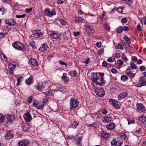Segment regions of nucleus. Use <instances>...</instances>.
I'll list each match as a JSON object with an SVG mask.
<instances>
[{"label": "nucleus", "instance_id": "1", "mask_svg": "<svg viewBox=\"0 0 146 146\" xmlns=\"http://www.w3.org/2000/svg\"><path fill=\"white\" fill-rule=\"evenodd\" d=\"M104 74L101 73H93L92 76V77L91 85L94 88H95L97 85L104 86L106 81L104 79Z\"/></svg>", "mask_w": 146, "mask_h": 146}, {"label": "nucleus", "instance_id": "2", "mask_svg": "<svg viewBox=\"0 0 146 146\" xmlns=\"http://www.w3.org/2000/svg\"><path fill=\"white\" fill-rule=\"evenodd\" d=\"M13 46L16 49L24 51L26 50L25 46L21 43L17 41L12 44Z\"/></svg>", "mask_w": 146, "mask_h": 146}, {"label": "nucleus", "instance_id": "3", "mask_svg": "<svg viewBox=\"0 0 146 146\" xmlns=\"http://www.w3.org/2000/svg\"><path fill=\"white\" fill-rule=\"evenodd\" d=\"M79 102L77 99L73 98L70 101V108L72 109L76 107L78 105Z\"/></svg>", "mask_w": 146, "mask_h": 146}, {"label": "nucleus", "instance_id": "4", "mask_svg": "<svg viewBox=\"0 0 146 146\" xmlns=\"http://www.w3.org/2000/svg\"><path fill=\"white\" fill-rule=\"evenodd\" d=\"M85 27L86 31L88 35L90 36H92L94 32L93 26L90 25H85Z\"/></svg>", "mask_w": 146, "mask_h": 146}, {"label": "nucleus", "instance_id": "5", "mask_svg": "<svg viewBox=\"0 0 146 146\" xmlns=\"http://www.w3.org/2000/svg\"><path fill=\"white\" fill-rule=\"evenodd\" d=\"M123 141L121 139H117L113 140L111 142V144L112 146H121L123 144Z\"/></svg>", "mask_w": 146, "mask_h": 146}, {"label": "nucleus", "instance_id": "6", "mask_svg": "<svg viewBox=\"0 0 146 146\" xmlns=\"http://www.w3.org/2000/svg\"><path fill=\"white\" fill-rule=\"evenodd\" d=\"M33 34L32 35H30V38L31 36L33 37L34 38H36L40 36L42 37V35H43V33L39 30L33 31Z\"/></svg>", "mask_w": 146, "mask_h": 146}, {"label": "nucleus", "instance_id": "7", "mask_svg": "<svg viewBox=\"0 0 146 146\" xmlns=\"http://www.w3.org/2000/svg\"><path fill=\"white\" fill-rule=\"evenodd\" d=\"M56 14V12L54 9L50 11L48 8H46L44 10V14L46 16L52 17Z\"/></svg>", "mask_w": 146, "mask_h": 146}, {"label": "nucleus", "instance_id": "8", "mask_svg": "<svg viewBox=\"0 0 146 146\" xmlns=\"http://www.w3.org/2000/svg\"><path fill=\"white\" fill-rule=\"evenodd\" d=\"M96 94L100 97H102L105 95V92L102 88L96 89L95 90Z\"/></svg>", "mask_w": 146, "mask_h": 146}, {"label": "nucleus", "instance_id": "9", "mask_svg": "<svg viewBox=\"0 0 146 146\" xmlns=\"http://www.w3.org/2000/svg\"><path fill=\"white\" fill-rule=\"evenodd\" d=\"M29 143V141L27 140L23 139L19 141L18 144L19 146H27Z\"/></svg>", "mask_w": 146, "mask_h": 146}, {"label": "nucleus", "instance_id": "10", "mask_svg": "<svg viewBox=\"0 0 146 146\" xmlns=\"http://www.w3.org/2000/svg\"><path fill=\"white\" fill-rule=\"evenodd\" d=\"M109 103L110 104L113 106L115 108L117 109L120 108V106L117 104V102L115 100H113V99H110L109 101Z\"/></svg>", "mask_w": 146, "mask_h": 146}, {"label": "nucleus", "instance_id": "11", "mask_svg": "<svg viewBox=\"0 0 146 146\" xmlns=\"http://www.w3.org/2000/svg\"><path fill=\"white\" fill-rule=\"evenodd\" d=\"M23 117L26 121L27 122H29L32 119L31 116L29 112H27L25 113Z\"/></svg>", "mask_w": 146, "mask_h": 146}, {"label": "nucleus", "instance_id": "12", "mask_svg": "<svg viewBox=\"0 0 146 146\" xmlns=\"http://www.w3.org/2000/svg\"><path fill=\"white\" fill-rule=\"evenodd\" d=\"M137 110L139 111L143 112L145 110V108L142 104L137 103Z\"/></svg>", "mask_w": 146, "mask_h": 146}, {"label": "nucleus", "instance_id": "13", "mask_svg": "<svg viewBox=\"0 0 146 146\" xmlns=\"http://www.w3.org/2000/svg\"><path fill=\"white\" fill-rule=\"evenodd\" d=\"M145 77L144 76H142L141 77L140 80H139L140 84H138L137 85L138 87H141L142 86H145V82H146L145 81Z\"/></svg>", "mask_w": 146, "mask_h": 146}, {"label": "nucleus", "instance_id": "14", "mask_svg": "<svg viewBox=\"0 0 146 146\" xmlns=\"http://www.w3.org/2000/svg\"><path fill=\"white\" fill-rule=\"evenodd\" d=\"M110 136V135L109 134L104 132L102 130L101 133V137L102 139H107Z\"/></svg>", "mask_w": 146, "mask_h": 146}, {"label": "nucleus", "instance_id": "15", "mask_svg": "<svg viewBox=\"0 0 146 146\" xmlns=\"http://www.w3.org/2000/svg\"><path fill=\"white\" fill-rule=\"evenodd\" d=\"M127 93L126 92H124L121 93L118 96V99L120 100L122 98H124L127 96Z\"/></svg>", "mask_w": 146, "mask_h": 146}, {"label": "nucleus", "instance_id": "16", "mask_svg": "<svg viewBox=\"0 0 146 146\" xmlns=\"http://www.w3.org/2000/svg\"><path fill=\"white\" fill-rule=\"evenodd\" d=\"M7 119L8 122L11 123L15 119V117L13 115H8L7 116Z\"/></svg>", "mask_w": 146, "mask_h": 146}, {"label": "nucleus", "instance_id": "17", "mask_svg": "<svg viewBox=\"0 0 146 146\" xmlns=\"http://www.w3.org/2000/svg\"><path fill=\"white\" fill-rule=\"evenodd\" d=\"M13 135L12 132L11 131H8L7 132L5 137L6 139H10L13 137Z\"/></svg>", "mask_w": 146, "mask_h": 146}, {"label": "nucleus", "instance_id": "18", "mask_svg": "<svg viewBox=\"0 0 146 146\" xmlns=\"http://www.w3.org/2000/svg\"><path fill=\"white\" fill-rule=\"evenodd\" d=\"M36 87L39 91H42L44 89L45 87L44 86V84L43 83H39L38 84V85L36 86Z\"/></svg>", "mask_w": 146, "mask_h": 146}, {"label": "nucleus", "instance_id": "19", "mask_svg": "<svg viewBox=\"0 0 146 146\" xmlns=\"http://www.w3.org/2000/svg\"><path fill=\"white\" fill-rule=\"evenodd\" d=\"M5 22L6 24H8L10 26L14 25H15V21L13 19H9L6 20Z\"/></svg>", "mask_w": 146, "mask_h": 146}, {"label": "nucleus", "instance_id": "20", "mask_svg": "<svg viewBox=\"0 0 146 146\" xmlns=\"http://www.w3.org/2000/svg\"><path fill=\"white\" fill-rule=\"evenodd\" d=\"M48 47V46L46 44H43L38 50L41 52H44L46 50Z\"/></svg>", "mask_w": 146, "mask_h": 146}, {"label": "nucleus", "instance_id": "21", "mask_svg": "<svg viewBox=\"0 0 146 146\" xmlns=\"http://www.w3.org/2000/svg\"><path fill=\"white\" fill-rule=\"evenodd\" d=\"M33 82V78L32 76H30L29 78L25 80V83L28 85L32 84Z\"/></svg>", "mask_w": 146, "mask_h": 146}, {"label": "nucleus", "instance_id": "22", "mask_svg": "<svg viewBox=\"0 0 146 146\" xmlns=\"http://www.w3.org/2000/svg\"><path fill=\"white\" fill-rule=\"evenodd\" d=\"M30 127L27 124H24L22 127V129L23 131H28L29 130Z\"/></svg>", "mask_w": 146, "mask_h": 146}, {"label": "nucleus", "instance_id": "23", "mask_svg": "<svg viewBox=\"0 0 146 146\" xmlns=\"http://www.w3.org/2000/svg\"><path fill=\"white\" fill-rule=\"evenodd\" d=\"M115 127V124L113 123H110L107 125L106 127L109 130H111L114 129Z\"/></svg>", "mask_w": 146, "mask_h": 146}, {"label": "nucleus", "instance_id": "24", "mask_svg": "<svg viewBox=\"0 0 146 146\" xmlns=\"http://www.w3.org/2000/svg\"><path fill=\"white\" fill-rule=\"evenodd\" d=\"M31 64L33 66H36L37 65L36 60L33 57H31L29 59Z\"/></svg>", "mask_w": 146, "mask_h": 146}, {"label": "nucleus", "instance_id": "25", "mask_svg": "<svg viewBox=\"0 0 146 146\" xmlns=\"http://www.w3.org/2000/svg\"><path fill=\"white\" fill-rule=\"evenodd\" d=\"M113 119V118L110 115L105 117V119L104 120L103 122L104 123H109Z\"/></svg>", "mask_w": 146, "mask_h": 146}, {"label": "nucleus", "instance_id": "26", "mask_svg": "<svg viewBox=\"0 0 146 146\" xmlns=\"http://www.w3.org/2000/svg\"><path fill=\"white\" fill-rule=\"evenodd\" d=\"M50 36L51 37L56 39H58L60 37V35L58 34L52 33L50 34Z\"/></svg>", "mask_w": 146, "mask_h": 146}, {"label": "nucleus", "instance_id": "27", "mask_svg": "<svg viewBox=\"0 0 146 146\" xmlns=\"http://www.w3.org/2000/svg\"><path fill=\"white\" fill-rule=\"evenodd\" d=\"M126 74L127 75L131 78H134L135 76V74L132 73L131 71H126Z\"/></svg>", "mask_w": 146, "mask_h": 146}, {"label": "nucleus", "instance_id": "28", "mask_svg": "<svg viewBox=\"0 0 146 146\" xmlns=\"http://www.w3.org/2000/svg\"><path fill=\"white\" fill-rule=\"evenodd\" d=\"M75 19L76 22L79 23H82L83 21V19L79 16L75 17Z\"/></svg>", "mask_w": 146, "mask_h": 146}, {"label": "nucleus", "instance_id": "29", "mask_svg": "<svg viewBox=\"0 0 146 146\" xmlns=\"http://www.w3.org/2000/svg\"><path fill=\"white\" fill-rule=\"evenodd\" d=\"M78 125V123L76 122H74L72 124H71L69 127V128H76Z\"/></svg>", "mask_w": 146, "mask_h": 146}, {"label": "nucleus", "instance_id": "30", "mask_svg": "<svg viewBox=\"0 0 146 146\" xmlns=\"http://www.w3.org/2000/svg\"><path fill=\"white\" fill-rule=\"evenodd\" d=\"M66 75V74L64 73L63 75L62 76V78L65 82H67L69 81V79L68 77H67Z\"/></svg>", "mask_w": 146, "mask_h": 146}, {"label": "nucleus", "instance_id": "31", "mask_svg": "<svg viewBox=\"0 0 146 146\" xmlns=\"http://www.w3.org/2000/svg\"><path fill=\"white\" fill-rule=\"evenodd\" d=\"M123 39L127 41L126 42V43L128 44V45L129 46V44L131 43V42L128 37L126 36H125L123 37Z\"/></svg>", "mask_w": 146, "mask_h": 146}, {"label": "nucleus", "instance_id": "32", "mask_svg": "<svg viewBox=\"0 0 146 146\" xmlns=\"http://www.w3.org/2000/svg\"><path fill=\"white\" fill-rule=\"evenodd\" d=\"M130 66L133 69H135L137 68V65L133 62H130Z\"/></svg>", "mask_w": 146, "mask_h": 146}, {"label": "nucleus", "instance_id": "33", "mask_svg": "<svg viewBox=\"0 0 146 146\" xmlns=\"http://www.w3.org/2000/svg\"><path fill=\"white\" fill-rule=\"evenodd\" d=\"M123 30V27L121 26H119L117 28L116 31L118 33H121Z\"/></svg>", "mask_w": 146, "mask_h": 146}, {"label": "nucleus", "instance_id": "34", "mask_svg": "<svg viewBox=\"0 0 146 146\" xmlns=\"http://www.w3.org/2000/svg\"><path fill=\"white\" fill-rule=\"evenodd\" d=\"M44 106V104H43L41 105H40V104L38 102L37 104L36 105V107L38 109H42L43 108V107Z\"/></svg>", "mask_w": 146, "mask_h": 146}, {"label": "nucleus", "instance_id": "35", "mask_svg": "<svg viewBox=\"0 0 146 146\" xmlns=\"http://www.w3.org/2000/svg\"><path fill=\"white\" fill-rule=\"evenodd\" d=\"M128 78V77L124 75H122L121 77V80L123 81H126L127 80Z\"/></svg>", "mask_w": 146, "mask_h": 146}, {"label": "nucleus", "instance_id": "36", "mask_svg": "<svg viewBox=\"0 0 146 146\" xmlns=\"http://www.w3.org/2000/svg\"><path fill=\"white\" fill-rule=\"evenodd\" d=\"M121 57L124 61H127L128 60V58L124 53H122L121 54Z\"/></svg>", "mask_w": 146, "mask_h": 146}, {"label": "nucleus", "instance_id": "37", "mask_svg": "<svg viewBox=\"0 0 146 146\" xmlns=\"http://www.w3.org/2000/svg\"><path fill=\"white\" fill-rule=\"evenodd\" d=\"M69 73L70 74L71 76L72 75V74H73L74 76H77V72L75 70L70 71Z\"/></svg>", "mask_w": 146, "mask_h": 146}, {"label": "nucleus", "instance_id": "38", "mask_svg": "<svg viewBox=\"0 0 146 146\" xmlns=\"http://www.w3.org/2000/svg\"><path fill=\"white\" fill-rule=\"evenodd\" d=\"M4 119V117L2 114H0V123H2Z\"/></svg>", "mask_w": 146, "mask_h": 146}, {"label": "nucleus", "instance_id": "39", "mask_svg": "<svg viewBox=\"0 0 146 146\" xmlns=\"http://www.w3.org/2000/svg\"><path fill=\"white\" fill-rule=\"evenodd\" d=\"M9 69L12 70L15 68V66L12 64H10L9 65Z\"/></svg>", "mask_w": 146, "mask_h": 146}, {"label": "nucleus", "instance_id": "40", "mask_svg": "<svg viewBox=\"0 0 146 146\" xmlns=\"http://www.w3.org/2000/svg\"><path fill=\"white\" fill-rule=\"evenodd\" d=\"M23 77L22 76H21L19 78H18V79L17 80V82L16 84V85L17 86H18L20 84H19V83L21 81V79L23 78Z\"/></svg>", "mask_w": 146, "mask_h": 146}, {"label": "nucleus", "instance_id": "41", "mask_svg": "<svg viewBox=\"0 0 146 146\" xmlns=\"http://www.w3.org/2000/svg\"><path fill=\"white\" fill-rule=\"evenodd\" d=\"M59 21L62 25H65L66 24V21L63 19H59Z\"/></svg>", "mask_w": 146, "mask_h": 146}, {"label": "nucleus", "instance_id": "42", "mask_svg": "<svg viewBox=\"0 0 146 146\" xmlns=\"http://www.w3.org/2000/svg\"><path fill=\"white\" fill-rule=\"evenodd\" d=\"M25 14H23L22 15H18L16 16V17L18 18H24L25 17Z\"/></svg>", "mask_w": 146, "mask_h": 146}, {"label": "nucleus", "instance_id": "43", "mask_svg": "<svg viewBox=\"0 0 146 146\" xmlns=\"http://www.w3.org/2000/svg\"><path fill=\"white\" fill-rule=\"evenodd\" d=\"M117 62V64L119 65H122L123 64V62L120 59L118 60Z\"/></svg>", "mask_w": 146, "mask_h": 146}, {"label": "nucleus", "instance_id": "44", "mask_svg": "<svg viewBox=\"0 0 146 146\" xmlns=\"http://www.w3.org/2000/svg\"><path fill=\"white\" fill-rule=\"evenodd\" d=\"M140 21L142 23L143 22L146 25V17L141 18Z\"/></svg>", "mask_w": 146, "mask_h": 146}, {"label": "nucleus", "instance_id": "45", "mask_svg": "<svg viewBox=\"0 0 146 146\" xmlns=\"http://www.w3.org/2000/svg\"><path fill=\"white\" fill-rule=\"evenodd\" d=\"M32 98L33 97L32 96L29 97L27 99V102L29 104H31L32 102Z\"/></svg>", "mask_w": 146, "mask_h": 146}, {"label": "nucleus", "instance_id": "46", "mask_svg": "<svg viewBox=\"0 0 146 146\" xmlns=\"http://www.w3.org/2000/svg\"><path fill=\"white\" fill-rule=\"evenodd\" d=\"M126 3L128 4H131L133 2V0H125Z\"/></svg>", "mask_w": 146, "mask_h": 146}, {"label": "nucleus", "instance_id": "47", "mask_svg": "<svg viewBox=\"0 0 146 146\" xmlns=\"http://www.w3.org/2000/svg\"><path fill=\"white\" fill-rule=\"evenodd\" d=\"M140 70L141 71H144L145 70V67L143 66H141L139 67Z\"/></svg>", "mask_w": 146, "mask_h": 146}, {"label": "nucleus", "instance_id": "48", "mask_svg": "<svg viewBox=\"0 0 146 146\" xmlns=\"http://www.w3.org/2000/svg\"><path fill=\"white\" fill-rule=\"evenodd\" d=\"M104 53V49H101L99 50L98 51L99 54L100 55H101Z\"/></svg>", "mask_w": 146, "mask_h": 146}, {"label": "nucleus", "instance_id": "49", "mask_svg": "<svg viewBox=\"0 0 146 146\" xmlns=\"http://www.w3.org/2000/svg\"><path fill=\"white\" fill-rule=\"evenodd\" d=\"M108 65V64L106 61H103L102 64V66L104 67H106Z\"/></svg>", "mask_w": 146, "mask_h": 146}, {"label": "nucleus", "instance_id": "50", "mask_svg": "<svg viewBox=\"0 0 146 146\" xmlns=\"http://www.w3.org/2000/svg\"><path fill=\"white\" fill-rule=\"evenodd\" d=\"M80 138H79L78 139H77L76 141V145L79 146L80 145Z\"/></svg>", "mask_w": 146, "mask_h": 146}, {"label": "nucleus", "instance_id": "51", "mask_svg": "<svg viewBox=\"0 0 146 146\" xmlns=\"http://www.w3.org/2000/svg\"><path fill=\"white\" fill-rule=\"evenodd\" d=\"M114 60H115L114 58H113V59H112L110 57H109L108 58L107 60V61L108 62H113L114 61Z\"/></svg>", "mask_w": 146, "mask_h": 146}, {"label": "nucleus", "instance_id": "52", "mask_svg": "<svg viewBox=\"0 0 146 146\" xmlns=\"http://www.w3.org/2000/svg\"><path fill=\"white\" fill-rule=\"evenodd\" d=\"M32 10V9L31 8H29V9H26V11L28 13H29Z\"/></svg>", "mask_w": 146, "mask_h": 146}, {"label": "nucleus", "instance_id": "53", "mask_svg": "<svg viewBox=\"0 0 146 146\" xmlns=\"http://www.w3.org/2000/svg\"><path fill=\"white\" fill-rule=\"evenodd\" d=\"M127 21V19L126 18H123L121 20V22L124 23H126Z\"/></svg>", "mask_w": 146, "mask_h": 146}, {"label": "nucleus", "instance_id": "54", "mask_svg": "<svg viewBox=\"0 0 146 146\" xmlns=\"http://www.w3.org/2000/svg\"><path fill=\"white\" fill-rule=\"evenodd\" d=\"M117 49H122L123 48V47L122 44H119L118 45H117Z\"/></svg>", "mask_w": 146, "mask_h": 146}, {"label": "nucleus", "instance_id": "55", "mask_svg": "<svg viewBox=\"0 0 146 146\" xmlns=\"http://www.w3.org/2000/svg\"><path fill=\"white\" fill-rule=\"evenodd\" d=\"M96 45L98 47H100L101 46V42H98L96 43Z\"/></svg>", "mask_w": 146, "mask_h": 146}, {"label": "nucleus", "instance_id": "56", "mask_svg": "<svg viewBox=\"0 0 146 146\" xmlns=\"http://www.w3.org/2000/svg\"><path fill=\"white\" fill-rule=\"evenodd\" d=\"M111 71L112 73L114 74H115L117 73V70L115 68L112 69Z\"/></svg>", "mask_w": 146, "mask_h": 146}, {"label": "nucleus", "instance_id": "57", "mask_svg": "<svg viewBox=\"0 0 146 146\" xmlns=\"http://www.w3.org/2000/svg\"><path fill=\"white\" fill-rule=\"evenodd\" d=\"M59 62L60 64H61L64 65L66 66H67V64L66 63L63 62L61 60H59Z\"/></svg>", "mask_w": 146, "mask_h": 146}, {"label": "nucleus", "instance_id": "58", "mask_svg": "<svg viewBox=\"0 0 146 146\" xmlns=\"http://www.w3.org/2000/svg\"><path fill=\"white\" fill-rule=\"evenodd\" d=\"M143 117H140L139 119V121L142 123H144L145 121V120L143 119Z\"/></svg>", "mask_w": 146, "mask_h": 146}, {"label": "nucleus", "instance_id": "59", "mask_svg": "<svg viewBox=\"0 0 146 146\" xmlns=\"http://www.w3.org/2000/svg\"><path fill=\"white\" fill-rule=\"evenodd\" d=\"M137 29L139 30L140 31H141V27L140 24H138L137 26Z\"/></svg>", "mask_w": 146, "mask_h": 146}, {"label": "nucleus", "instance_id": "60", "mask_svg": "<svg viewBox=\"0 0 146 146\" xmlns=\"http://www.w3.org/2000/svg\"><path fill=\"white\" fill-rule=\"evenodd\" d=\"M129 29V27L127 26H124L123 28V30L125 31H127Z\"/></svg>", "mask_w": 146, "mask_h": 146}, {"label": "nucleus", "instance_id": "61", "mask_svg": "<svg viewBox=\"0 0 146 146\" xmlns=\"http://www.w3.org/2000/svg\"><path fill=\"white\" fill-rule=\"evenodd\" d=\"M104 27L107 30H109L110 29V27L107 24H106L104 25Z\"/></svg>", "mask_w": 146, "mask_h": 146}, {"label": "nucleus", "instance_id": "62", "mask_svg": "<svg viewBox=\"0 0 146 146\" xmlns=\"http://www.w3.org/2000/svg\"><path fill=\"white\" fill-rule=\"evenodd\" d=\"M121 136L122 137L124 138L125 140L127 139V136L124 133H123L122 135Z\"/></svg>", "mask_w": 146, "mask_h": 146}, {"label": "nucleus", "instance_id": "63", "mask_svg": "<svg viewBox=\"0 0 146 146\" xmlns=\"http://www.w3.org/2000/svg\"><path fill=\"white\" fill-rule=\"evenodd\" d=\"M90 59V58H88L86 61L84 62V63L86 64H88L89 63V62Z\"/></svg>", "mask_w": 146, "mask_h": 146}, {"label": "nucleus", "instance_id": "64", "mask_svg": "<svg viewBox=\"0 0 146 146\" xmlns=\"http://www.w3.org/2000/svg\"><path fill=\"white\" fill-rule=\"evenodd\" d=\"M131 59L132 61H135L137 60V58L136 56H133L131 58Z\"/></svg>", "mask_w": 146, "mask_h": 146}]
</instances>
